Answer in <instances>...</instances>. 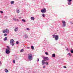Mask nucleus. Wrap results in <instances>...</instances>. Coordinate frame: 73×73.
Masks as SVG:
<instances>
[{"mask_svg":"<svg viewBox=\"0 0 73 73\" xmlns=\"http://www.w3.org/2000/svg\"><path fill=\"white\" fill-rule=\"evenodd\" d=\"M43 58L44 59V60H44V61H49V58L47 56L43 57Z\"/></svg>","mask_w":73,"mask_h":73,"instance_id":"423d86ee","label":"nucleus"},{"mask_svg":"<svg viewBox=\"0 0 73 73\" xmlns=\"http://www.w3.org/2000/svg\"><path fill=\"white\" fill-rule=\"evenodd\" d=\"M62 23L63 24V27H65L66 26V22L64 21H62Z\"/></svg>","mask_w":73,"mask_h":73,"instance_id":"1a4fd4ad","label":"nucleus"},{"mask_svg":"<svg viewBox=\"0 0 73 73\" xmlns=\"http://www.w3.org/2000/svg\"><path fill=\"white\" fill-rule=\"evenodd\" d=\"M15 32H16L18 31V27H16L14 29Z\"/></svg>","mask_w":73,"mask_h":73,"instance_id":"9d476101","label":"nucleus"},{"mask_svg":"<svg viewBox=\"0 0 73 73\" xmlns=\"http://www.w3.org/2000/svg\"><path fill=\"white\" fill-rule=\"evenodd\" d=\"M53 38H54L56 41L58 40V36L57 35H52Z\"/></svg>","mask_w":73,"mask_h":73,"instance_id":"f257e3e1","label":"nucleus"},{"mask_svg":"<svg viewBox=\"0 0 73 73\" xmlns=\"http://www.w3.org/2000/svg\"><path fill=\"white\" fill-rule=\"evenodd\" d=\"M7 34H5L4 35V36H7Z\"/></svg>","mask_w":73,"mask_h":73,"instance_id":"7c9ffc66","label":"nucleus"},{"mask_svg":"<svg viewBox=\"0 0 73 73\" xmlns=\"http://www.w3.org/2000/svg\"><path fill=\"white\" fill-rule=\"evenodd\" d=\"M7 48L9 50H10V48H9V46H7Z\"/></svg>","mask_w":73,"mask_h":73,"instance_id":"a878e982","label":"nucleus"},{"mask_svg":"<svg viewBox=\"0 0 73 73\" xmlns=\"http://www.w3.org/2000/svg\"><path fill=\"white\" fill-rule=\"evenodd\" d=\"M43 68H44V69H45V66H43Z\"/></svg>","mask_w":73,"mask_h":73,"instance_id":"473e14b6","label":"nucleus"},{"mask_svg":"<svg viewBox=\"0 0 73 73\" xmlns=\"http://www.w3.org/2000/svg\"><path fill=\"white\" fill-rule=\"evenodd\" d=\"M56 55L54 54H53L52 55V57H55Z\"/></svg>","mask_w":73,"mask_h":73,"instance_id":"f8f14e48","label":"nucleus"},{"mask_svg":"<svg viewBox=\"0 0 73 73\" xmlns=\"http://www.w3.org/2000/svg\"><path fill=\"white\" fill-rule=\"evenodd\" d=\"M24 49H21V50L20 52H24Z\"/></svg>","mask_w":73,"mask_h":73,"instance_id":"412c9836","label":"nucleus"},{"mask_svg":"<svg viewBox=\"0 0 73 73\" xmlns=\"http://www.w3.org/2000/svg\"><path fill=\"white\" fill-rule=\"evenodd\" d=\"M13 62L14 64L15 63V60H13Z\"/></svg>","mask_w":73,"mask_h":73,"instance_id":"c756f323","label":"nucleus"},{"mask_svg":"<svg viewBox=\"0 0 73 73\" xmlns=\"http://www.w3.org/2000/svg\"><path fill=\"white\" fill-rule=\"evenodd\" d=\"M72 0H68V2H71L72 1Z\"/></svg>","mask_w":73,"mask_h":73,"instance_id":"cd10ccee","label":"nucleus"},{"mask_svg":"<svg viewBox=\"0 0 73 73\" xmlns=\"http://www.w3.org/2000/svg\"><path fill=\"white\" fill-rule=\"evenodd\" d=\"M68 56H70V57H71L72 55V54L70 53H69L68 54Z\"/></svg>","mask_w":73,"mask_h":73,"instance_id":"f3484780","label":"nucleus"},{"mask_svg":"<svg viewBox=\"0 0 73 73\" xmlns=\"http://www.w3.org/2000/svg\"><path fill=\"white\" fill-rule=\"evenodd\" d=\"M42 16L43 17H45V14H42Z\"/></svg>","mask_w":73,"mask_h":73,"instance_id":"bb28decb","label":"nucleus"},{"mask_svg":"<svg viewBox=\"0 0 73 73\" xmlns=\"http://www.w3.org/2000/svg\"><path fill=\"white\" fill-rule=\"evenodd\" d=\"M19 41H17L16 42V44H19Z\"/></svg>","mask_w":73,"mask_h":73,"instance_id":"c85d7f7f","label":"nucleus"},{"mask_svg":"<svg viewBox=\"0 0 73 73\" xmlns=\"http://www.w3.org/2000/svg\"><path fill=\"white\" fill-rule=\"evenodd\" d=\"M27 49H29V47H27Z\"/></svg>","mask_w":73,"mask_h":73,"instance_id":"58836bf2","label":"nucleus"},{"mask_svg":"<svg viewBox=\"0 0 73 73\" xmlns=\"http://www.w3.org/2000/svg\"><path fill=\"white\" fill-rule=\"evenodd\" d=\"M16 19L15 18H13V20L14 21H16Z\"/></svg>","mask_w":73,"mask_h":73,"instance_id":"393cba45","label":"nucleus"},{"mask_svg":"<svg viewBox=\"0 0 73 73\" xmlns=\"http://www.w3.org/2000/svg\"><path fill=\"white\" fill-rule=\"evenodd\" d=\"M16 11L18 13H19L20 12V11H19V10L17 9Z\"/></svg>","mask_w":73,"mask_h":73,"instance_id":"aec40b11","label":"nucleus"},{"mask_svg":"<svg viewBox=\"0 0 73 73\" xmlns=\"http://www.w3.org/2000/svg\"><path fill=\"white\" fill-rule=\"evenodd\" d=\"M23 36H24V37H25V38H28V35L27 34H25Z\"/></svg>","mask_w":73,"mask_h":73,"instance_id":"9b49d317","label":"nucleus"},{"mask_svg":"<svg viewBox=\"0 0 73 73\" xmlns=\"http://www.w3.org/2000/svg\"><path fill=\"white\" fill-rule=\"evenodd\" d=\"M22 21H23V23H25V22H26V21H25V19H23L22 20Z\"/></svg>","mask_w":73,"mask_h":73,"instance_id":"dca6fc26","label":"nucleus"},{"mask_svg":"<svg viewBox=\"0 0 73 73\" xmlns=\"http://www.w3.org/2000/svg\"><path fill=\"white\" fill-rule=\"evenodd\" d=\"M31 48L33 49V50L34 49V46H31Z\"/></svg>","mask_w":73,"mask_h":73,"instance_id":"a211bd4d","label":"nucleus"},{"mask_svg":"<svg viewBox=\"0 0 73 73\" xmlns=\"http://www.w3.org/2000/svg\"><path fill=\"white\" fill-rule=\"evenodd\" d=\"M16 21H19V19H16Z\"/></svg>","mask_w":73,"mask_h":73,"instance_id":"c9c22d12","label":"nucleus"},{"mask_svg":"<svg viewBox=\"0 0 73 73\" xmlns=\"http://www.w3.org/2000/svg\"><path fill=\"white\" fill-rule=\"evenodd\" d=\"M42 65H45V64L46 65H48V62H45L44 61V60H43L42 61Z\"/></svg>","mask_w":73,"mask_h":73,"instance_id":"39448f33","label":"nucleus"},{"mask_svg":"<svg viewBox=\"0 0 73 73\" xmlns=\"http://www.w3.org/2000/svg\"><path fill=\"white\" fill-rule=\"evenodd\" d=\"M0 12L1 13H3V11H0Z\"/></svg>","mask_w":73,"mask_h":73,"instance_id":"2f4dec72","label":"nucleus"},{"mask_svg":"<svg viewBox=\"0 0 73 73\" xmlns=\"http://www.w3.org/2000/svg\"><path fill=\"white\" fill-rule=\"evenodd\" d=\"M70 52L71 53H73V50L71 49L70 50Z\"/></svg>","mask_w":73,"mask_h":73,"instance_id":"4be33fe9","label":"nucleus"},{"mask_svg":"<svg viewBox=\"0 0 73 73\" xmlns=\"http://www.w3.org/2000/svg\"><path fill=\"white\" fill-rule=\"evenodd\" d=\"M6 18H7V17H5Z\"/></svg>","mask_w":73,"mask_h":73,"instance_id":"ea45409f","label":"nucleus"},{"mask_svg":"<svg viewBox=\"0 0 73 73\" xmlns=\"http://www.w3.org/2000/svg\"><path fill=\"white\" fill-rule=\"evenodd\" d=\"M37 61H39V58H38L37 59Z\"/></svg>","mask_w":73,"mask_h":73,"instance_id":"4c0bfd02","label":"nucleus"},{"mask_svg":"<svg viewBox=\"0 0 73 73\" xmlns=\"http://www.w3.org/2000/svg\"><path fill=\"white\" fill-rule=\"evenodd\" d=\"M5 72H6V73H8V72H9L8 70L7 69H5Z\"/></svg>","mask_w":73,"mask_h":73,"instance_id":"2eb2a0df","label":"nucleus"},{"mask_svg":"<svg viewBox=\"0 0 73 73\" xmlns=\"http://www.w3.org/2000/svg\"><path fill=\"white\" fill-rule=\"evenodd\" d=\"M9 50L7 49H6L5 52L6 54H9L10 53V51H9Z\"/></svg>","mask_w":73,"mask_h":73,"instance_id":"6e6552de","label":"nucleus"},{"mask_svg":"<svg viewBox=\"0 0 73 73\" xmlns=\"http://www.w3.org/2000/svg\"><path fill=\"white\" fill-rule=\"evenodd\" d=\"M28 59L29 60H32V54L31 53H29L28 54Z\"/></svg>","mask_w":73,"mask_h":73,"instance_id":"f03ea898","label":"nucleus"},{"mask_svg":"<svg viewBox=\"0 0 73 73\" xmlns=\"http://www.w3.org/2000/svg\"><path fill=\"white\" fill-rule=\"evenodd\" d=\"M45 54H46V55H48L49 54L47 52H45Z\"/></svg>","mask_w":73,"mask_h":73,"instance_id":"5701e85b","label":"nucleus"},{"mask_svg":"<svg viewBox=\"0 0 73 73\" xmlns=\"http://www.w3.org/2000/svg\"><path fill=\"white\" fill-rule=\"evenodd\" d=\"M4 41H7V37H5V38H4Z\"/></svg>","mask_w":73,"mask_h":73,"instance_id":"ddd939ff","label":"nucleus"},{"mask_svg":"<svg viewBox=\"0 0 73 73\" xmlns=\"http://www.w3.org/2000/svg\"><path fill=\"white\" fill-rule=\"evenodd\" d=\"M11 4H14V1H12L11 2Z\"/></svg>","mask_w":73,"mask_h":73,"instance_id":"6ab92c4d","label":"nucleus"},{"mask_svg":"<svg viewBox=\"0 0 73 73\" xmlns=\"http://www.w3.org/2000/svg\"><path fill=\"white\" fill-rule=\"evenodd\" d=\"M64 68H66V67L65 66H64Z\"/></svg>","mask_w":73,"mask_h":73,"instance_id":"e433bc0d","label":"nucleus"},{"mask_svg":"<svg viewBox=\"0 0 73 73\" xmlns=\"http://www.w3.org/2000/svg\"><path fill=\"white\" fill-rule=\"evenodd\" d=\"M3 33H9V30L8 29H7L5 30H3Z\"/></svg>","mask_w":73,"mask_h":73,"instance_id":"7ed1b4c3","label":"nucleus"},{"mask_svg":"<svg viewBox=\"0 0 73 73\" xmlns=\"http://www.w3.org/2000/svg\"><path fill=\"white\" fill-rule=\"evenodd\" d=\"M15 42V41L13 39H12L10 40V44L11 45H12V46H13L14 45V43H13L14 42Z\"/></svg>","mask_w":73,"mask_h":73,"instance_id":"20e7f679","label":"nucleus"},{"mask_svg":"<svg viewBox=\"0 0 73 73\" xmlns=\"http://www.w3.org/2000/svg\"><path fill=\"white\" fill-rule=\"evenodd\" d=\"M66 50H67V51H69V49H68V48L66 49Z\"/></svg>","mask_w":73,"mask_h":73,"instance_id":"f704fd0d","label":"nucleus"},{"mask_svg":"<svg viewBox=\"0 0 73 73\" xmlns=\"http://www.w3.org/2000/svg\"><path fill=\"white\" fill-rule=\"evenodd\" d=\"M68 4L69 5H70V4H71V2H68Z\"/></svg>","mask_w":73,"mask_h":73,"instance_id":"b1692460","label":"nucleus"},{"mask_svg":"<svg viewBox=\"0 0 73 73\" xmlns=\"http://www.w3.org/2000/svg\"><path fill=\"white\" fill-rule=\"evenodd\" d=\"M40 11L42 13H45L46 12V9L44 8L41 9Z\"/></svg>","mask_w":73,"mask_h":73,"instance_id":"0eeeda50","label":"nucleus"},{"mask_svg":"<svg viewBox=\"0 0 73 73\" xmlns=\"http://www.w3.org/2000/svg\"><path fill=\"white\" fill-rule=\"evenodd\" d=\"M27 31H29V29L28 28H27Z\"/></svg>","mask_w":73,"mask_h":73,"instance_id":"72a5a7b5","label":"nucleus"},{"mask_svg":"<svg viewBox=\"0 0 73 73\" xmlns=\"http://www.w3.org/2000/svg\"><path fill=\"white\" fill-rule=\"evenodd\" d=\"M31 19L32 20H35V18L33 17H31Z\"/></svg>","mask_w":73,"mask_h":73,"instance_id":"4468645a","label":"nucleus"}]
</instances>
